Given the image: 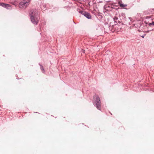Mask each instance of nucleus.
Returning <instances> with one entry per match:
<instances>
[{"label": "nucleus", "instance_id": "1", "mask_svg": "<svg viewBox=\"0 0 154 154\" xmlns=\"http://www.w3.org/2000/svg\"><path fill=\"white\" fill-rule=\"evenodd\" d=\"M94 98L95 99L94 105L97 109L99 110H101V101L99 96L98 95H96L94 96Z\"/></svg>", "mask_w": 154, "mask_h": 154}, {"label": "nucleus", "instance_id": "2", "mask_svg": "<svg viewBox=\"0 0 154 154\" xmlns=\"http://www.w3.org/2000/svg\"><path fill=\"white\" fill-rule=\"evenodd\" d=\"M30 17H39L38 14L36 9L31 10L30 13Z\"/></svg>", "mask_w": 154, "mask_h": 154}, {"label": "nucleus", "instance_id": "3", "mask_svg": "<svg viewBox=\"0 0 154 154\" xmlns=\"http://www.w3.org/2000/svg\"><path fill=\"white\" fill-rule=\"evenodd\" d=\"M28 2L26 1H24L20 2L19 5L20 8H25L28 5Z\"/></svg>", "mask_w": 154, "mask_h": 154}, {"label": "nucleus", "instance_id": "4", "mask_svg": "<svg viewBox=\"0 0 154 154\" xmlns=\"http://www.w3.org/2000/svg\"><path fill=\"white\" fill-rule=\"evenodd\" d=\"M30 19L32 22L35 24H37L38 23L39 17H30Z\"/></svg>", "mask_w": 154, "mask_h": 154}, {"label": "nucleus", "instance_id": "5", "mask_svg": "<svg viewBox=\"0 0 154 154\" xmlns=\"http://www.w3.org/2000/svg\"><path fill=\"white\" fill-rule=\"evenodd\" d=\"M82 14L84 15L88 19H91V16L90 14L88 13L85 12H80Z\"/></svg>", "mask_w": 154, "mask_h": 154}, {"label": "nucleus", "instance_id": "6", "mask_svg": "<svg viewBox=\"0 0 154 154\" xmlns=\"http://www.w3.org/2000/svg\"><path fill=\"white\" fill-rule=\"evenodd\" d=\"M119 6L122 8L125 7L127 6V5H125L120 2L119 3Z\"/></svg>", "mask_w": 154, "mask_h": 154}, {"label": "nucleus", "instance_id": "7", "mask_svg": "<svg viewBox=\"0 0 154 154\" xmlns=\"http://www.w3.org/2000/svg\"><path fill=\"white\" fill-rule=\"evenodd\" d=\"M1 5L4 7H7L10 5L9 4H5L4 3H2Z\"/></svg>", "mask_w": 154, "mask_h": 154}, {"label": "nucleus", "instance_id": "8", "mask_svg": "<svg viewBox=\"0 0 154 154\" xmlns=\"http://www.w3.org/2000/svg\"><path fill=\"white\" fill-rule=\"evenodd\" d=\"M113 19H114V21L116 23H117V20H118V17H116V16H115L113 18Z\"/></svg>", "mask_w": 154, "mask_h": 154}, {"label": "nucleus", "instance_id": "9", "mask_svg": "<svg viewBox=\"0 0 154 154\" xmlns=\"http://www.w3.org/2000/svg\"><path fill=\"white\" fill-rule=\"evenodd\" d=\"M82 52H83L84 53H85V50H82Z\"/></svg>", "mask_w": 154, "mask_h": 154}, {"label": "nucleus", "instance_id": "10", "mask_svg": "<svg viewBox=\"0 0 154 154\" xmlns=\"http://www.w3.org/2000/svg\"><path fill=\"white\" fill-rule=\"evenodd\" d=\"M142 37L143 38H144V36H142Z\"/></svg>", "mask_w": 154, "mask_h": 154}]
</instances>
